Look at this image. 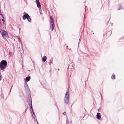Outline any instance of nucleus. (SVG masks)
Returning a JSON list of instances; mask_svg holds the SVG:
<instances>
[{
  "mask_svg": "<svg viewBox=\"0 0 124 124\" xmlns=\"http://www.w3.org/2000/svg\"><path fill=\"white\" fill-rule=\"evenodd\" d=\"M69 90L68 89H67L64 98V102L65 103L68 104H70V102L69 101Z\"/></svg>",
  "mask_w": 124,
  "mask_h": 124,
  "instance_id": "f257e3e1",
  "label": "nucleus"
},
{
  "mask_svg": "<svg viewBox=\"0 0 124 124\" xmlns=\"http://www.w3.org/2000/svg\"><path fill=\"white\" fill-rule=\"evenodd\" d=\"M7 65V62L6 60H3L1 61L0 63V66L2 70L5 69Z\"/></svg>",
  "mask_w": 124,
  "mask_h": 124,
  "instance_id": "f03ea898",
  "label": "nucleus"
},
{
  "mask_svg": "<svg viewBox=\"0 0 124 124\" xmlns=\"http://www.w3.org/2000/svg\"><path fill=\"white\" fill-rule=\"evenodd\" d=\"M0 32L4 38L6 39L8 38V35L7 32L4 30L1 29L0 30Z\"/></svg>",
  "mask_w": 124,
  "mask_h": 124,
  "instance_id": "7ed1b4c3",
  "label": "nucleus"
},
{
  "mask_svg": "<svg viewBox=\"0 0 124 124\" xmlns=\"http://www.w3.org/2000/svg\"><path fill=\"white\" fill-rule=\"evenodd\" d=\"M50 27L52 28V31H53L54 29V20L52 18L51 16H50Z\"/></svg>",
  "mask_w": 124,
  "mask_h": 124,
  "instance_id": "20e7f679",
  "label": "nucleus"
},
{
  "mask_svg": "<svg viewBox=\"0 0 124 124\" xmlns=\"http://www.w3.org/2000/svg\"><path fill=\"white\" fill-rule=\"evenodd\" d=\"M27 101L29 105H30L32 104L31 99V96L28 98Z\"/></svg>",
  "mask_w": 124,
  "mask_h": 124,
  "instance_id": "39448f33",
  "label": "nucleus"
},
{
  "mask_svg": "<svg viewBox=\"0 0 124 124\" xmlns=\"http://www.w3.org/2000/svg\"><path fill=\"white\" fill-rule=\"evenodd\" d=\"M36 3L37 5V7H38L39 8L41 6L40 4V2H39V0H36Z\"/></svg>",
  "mask_w": 124,
  "mask_h": 124,
  "instance_id": "423d86ee",
  "label": "nucleus"
},
{
  "mask_svg": "<svg viewBox=\"0 0 124 124\" xmlns=\"http://www.w3.org/2000/svg\"><path fill=\"white\" fill-rule=\"evenodd\" d=\"M27 15H29L27 13H26L25 15H24L22 16L23 18V20H25L28 17V16Z\"/></svg>",
  "mask_w": 124,
  "mask_h": 124,
  "instance_id": "0eeeda50",
  "label": "nucleus"
},
{
  "mask_svg": "<svg viewBox=\"0 0 124 124\" xmlns=\"http://www.w3.org/2000/svg\"><path fill=\"white\" fill-rule=\"evenodd\" d=\"M100 115L101 114L100 113H97L96 115L97 118L98 119H101V116Z\"/></svg>",
  "mask_w": 124,
  "mask_h": 124,
  "instance_id": "6e6552de",
  "label": "nucleus"
},
{
  "mask_svg": "<svg viewBox=\"0 0 124 124\" xmlns=\"http://www.w3.org/2000/svg\"><path fill=\"white\" fill-rule=\"evenodd\" d=\"M47 59V57L46 56H44L42 58V61L43 62H45Z\"/></svg>",
  "mask_w": 124,
  "mask_h": 124,
  "instance_id": "1a4fd4ad",
  "label": "nucleus"
},
{
  "mask_svg": "<svg viewBox=\"0 0 124 124\" xmlns=\"http://www.w3.org/2000/svg\"><path fill=\"white\" fill-rule=\"evenodd\" d=\"M30 79V76H29L25 78V80L27 82L29 81Z\"/></svg>",
  "mask_w": 124,
  "mask_h": 124,
  "instance_id": "9d476101",
  "label": "nucleus"
},
{
  "mask_svg": "<svg viewBox=\"0 0 124 124\" xmlns=\"http://www.w3.org/2000/svg\"><path fill=\"white\" fill-rule=\"evenodd\" d=\"M27 15V16H28V17L27 18V19H28V21L29 22H31V18L29 16V15Z\"/></svg>",
  "mask_w": 124,
  "mask_h": 124,
  "instance_id": "9b49d317",
  "label": "nucleus"
},
{
  "mask_svg": "<svg viewBox=\"0 0 124 124\" xmlns=\"http://www.w3.org/2000/svg\"><path fill=\"white\" fill-rule=\"evenodd\" d=\"M30 111H31L32 110V112H33V109L32 108V104L30 105Z\"/></svg>",
  "mask_w": 124,
  "mask_h": 124,
  "instance_id": "f8f14e48",
  "label": "nucleus"
},
{
  "mask_svg": "<svg viewBox=\"0 0 124 124\" xmlns=\"http://www.w3.org/2000/svg\"><path fill=\"white\" fill-rule=\"evenodd\" d=\"M33 113V115L32 114V116L33 117L34 119H35V117H36L35 114L34 113V112H33H33H32Z\"/></svg>",
  "mask_w": 124,
  "mask_h": 124,
  "instance_id": "ddd939ff",
  "label": "nucleus"
},
{
  "mask_svg": "<svg viewBox=\"0 0 124 124\" xmlns=\"http://www.w3.org/2000/svg\"><path fill=\"white\" fill-rule=\"evenodd\" d=\"M111 78L113 79H115V75H113L111 77Z\"/></svg>",
  "mask_w": 124,
  "mask_h": 124,
  "instance_id": "4468645a",
  "label": "nucleus"
},
{
  "mask_svg": "<svg viewBox=\"0 0 124 124\" xmlns=\"http://www.w3.org/2000/svg\"><path fill=\"white\" fill-rule=\"evenodd\" d=\"M9 55L10 56L12 55V53L11 52H9Z\"/></svg>",
  "mask_w": 124,
  "mask_h": 124,
  "instance_id": "2eb2a0df",
  "label": "nucleus"
},
{
  "mask_svg": "<svg viewBox=\"0 0 124 124\" xmlns=\"http://www.w3.org/2000/svg\"><path fill=\"white\" fill-rule=\"evenodd\" d=\"M123 8H118V10H121V9H123Z\"/></svg>",
  "mask_w": 124,
  "mask_h": 124,
  "instance_id": "dca6fc26",
  "label": "nucleus"
},
{
  "mask_svg": "<svg viewBox=\"0 0 124 124\" xmlns=\"http://www.w3.org/2000/svg\"><path fill=\"white\" fill-rule=\"evenodd\" d=\"M63 114L64 115H66V112H63Z\"/></svg>",
  "mask_w": 124,
  "mask_h": 124,
  "instance_id": "f3484780",
  "label": "nucleus"
},
{
  "mask_svg": "<svg viewBox=\"0 0 124 124\" xmlns=\"http://www.w3.org/2000/svg\"><path fill=\"white\" fill-rule=\"evenodd\" d=\"M1 95H2V97L3 98H4V97L3 95H2V93L1 94Z\"/></svg>",
  "mask_w": 124,
  "mask_h": 124,
  "instance_id": "a211bd4d",
  "label": "nucleus"
},
{
  "mask_svg": "<svg viewBox=\"0 0 124 124\" xmlns=\"http://www.w3.org/2000/svg\"><path fill=\"white\" fill-rule=\"evenodd\" d=\"M1 77L0 75V81H1Z\"/></svg>",
  "mask_w": 124,
  "mask_h": 124,
  "instance_id": "6ab92c4d",
  "label": "nucleus"
},
{
  "mask_svg": "<svg viewBox=\"0 0 124 124\" xmlns=\"http://www.w3.org/2000/svg\"><path fill=\"white\" fill-rule=\"evenodd\" d=\"M27 88H29L28 87V85L27 84Z\"/></svg>",
  "mask_w": 124,
  "mask_h": 124,
  "instance_id": "aec40b11",
  "label": "nucleus"
},
{
  "mask_svg": "<svg viewBox=\"0 0 124 124\" xmlns=\"http://www.w3.org/2000/svg\"><path fill=\"white\" fill-rule=\"evenodd\" d=\"M68 122V120L67 119V123Z\"/></svg>",
  "mask_w": 124,
  "mask_h": 124,
  "instance_id": "412c9836",
  "label": "nucleus"
},
{
  "mask_svg": "<svg viewBox=\"0 0 124 124\" xmlns=\"http://www.w3.org/2000/svg\"><path fill=\"white\" fill-rule=\"evenodd\" d=\"M58 70H59V69H58Z\"/></svg>",
  "mask_w": 124,
  "mask_h": 124,
  "instance_id": "4be33fe9",
  "label": "nucleus"
},
{
  "mask_svg": "<svg viewBox=\"0 0 124 124\" xmlns=\"http://www.w3.org/2000/svg\"><path fill=\"white\" fill-rule=\"evenodd\" d=\"M37 124H38V123H37Z\"/></svg>",
  "mask_w": 124,
  "mask_h": 124,
  "instance_id": "5701e85b",
  "label": "nucleus"
},
{
  "mask_svg": "<svg viewBox=\"0 0 124 124\" xmlns=\"http://www.w3.org/2000/svg\"><path fill=\"white\" fill-rule=\"evenodd\" d=\"M37 124H38V123H37Z\"/></svg>",
  "mask_w": 124,
  "mask_h": 124,
  "instance_id": "b1692460",
  "label": "nucleus"
},
{
  "mask_svg": "<svg viewBox=\"0 0 124 124\" xmlns=\"http://www.w3.org/2000/svg\"><path fill=\"white\" fill-rule=\"evenodd\" d=\"M37 124H38V123H37Z\"/></svg>",
  "mask_w": 124,
  "mask_h": 124,
  "instance_id": "393cba45",
  "label": "nucleus"
}]
</instances>
